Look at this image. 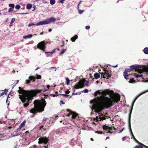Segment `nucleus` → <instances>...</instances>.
I'll return each mask as SVG.
<instances>
[{"mask_svg": "<svg viewBox=\"0 0 148 148\" xmlns=\"http://www.w3.org/2000/svg\"><path fill=\"white\" fill-rule=\"evenodd\" d=\"M19 90L18 91V92L20 94H22L19 95V97L22 102L25 103L23 104V106L25 108L27 107L29 103L32 102L34 97L36 96L38 93H40L42 91V90H26L23 89L21 87H19Z\"/></svg>", "mask_w": 148, "mask_h": 148, "instance_id": "f257e3e1", "label": "nucleus"}, {"mask_svg": "<svg viewBox=\"0 0 148 148\" xmlns=\"http://www.w3.org/2000/svg\"><path fill=\"white\" fill-rule=\"evenodd\" d=\"M101 90H98L94 93L95 98L90 101L91 104H92L91 106L92 112L91 116L95 113H97L102 111V92Z\"/></svg>", "mask_w": 148, "mask_h": 148, "instance_id": "f03ea898", "label": "nucleus"}, {"mask_svg": "<svg viewBox=\"0 0 148 148\" xmlns=\"http://www.w3.org/2000/svg\"><path fill=\"white\" fill-rule=\"evenodd\" d=\"M34 108L30 109V112L33 114L36 113L41 112L44 110L47 104L45 99L35 100L34 102Z\"/></svg>", "mask_w": 148, "mask_h": 148, "instance_id": "7ed1b4c3", "label": "nucleus"}, {"mask_svg": "<svg viewBox=\"0 0 148 148\" xmlns=\"http://www.w3.org/2000/svg\"><path fill=\"white\" fill-rule=\"evenodd\" d=\"M56 20V19L53 17H50L46 19L44 21L39 22L36 24H34L33 23H29L28 26L30 27L32 25H35L36 26H38L43 25H46L49 24L51 22H54Z\"/></svg>", "mask_w": 148, "mask_h": 148, "instance_id": "20e7f679", "label": "nucleus"}, {"mask_svg": "<svg viewBox=\"0 0 148 148\" xmlns=\"http://www.w3.org/2000/svg\"><path fill=\"white\" fill-rule=\"evenodd\" d=\"M47 44V42L43 41L39 42L37 45V47L38 49L45 52V49L46 47V45Z\"/></svg>", "mask_w": 148, "mask_h": 148, "instance_id": "39448f33", "label": "nucleus"}, {"mask_svg": "<svg viewBox=\"0 0 148 148\" xmlns=\"http://www.w3.org/2000/svg\"><path fill=\"white\" fill-rule=\"evenodd\" d=\"M86 82V80L84 79L80 80L78 82V84L75 85L74 87V89H78L84 87L85 86L84 83Z\"/></svg>", "mask_w": 148, "mask_h": 148, "instance_id": "423d86ee", "label": "nucleus"}, {"mask_svg": "<svg viewBox=\"0 0 148 148\" xmlns=\"http://www.w3.org/2000/svg\"><path fill=\"white\" fill-rule=\"evenodd\" d=\"M38 140V143L39 144L44 143L45 145H47L49 143V140L46 137L41 136L39 138Z\"/></svg>", "mask_w": 148, "mask_h": 148, "instance_id": "0eeeda50", "label": "nucleus"}, {"mask_svg": "<svg viewBox=\"0 0 148 148\" xmlns=\"http://www.w3.org/2000/svg\"><path fill=\"white\" fill-rule=\"evenodd\" d=\"M100 112L99 113H95L94 114H93L92 116L91 115V116H93V114H97V113H98V114H99V116L100 117H98V116H97L94 119V120L96 121L97 122H98L99 121H101L102 120V117H101V113H100ZM90 115H91L90 114Z\"/></svg>", "mask_w": 148, "mask_h": 148, "instance_id": "6e6552de", "label": "nucleus"}, {"mask_svg": "<svg viewBox=\"0 0 148 148\" xmlns=\"http://www.w3.org/2000/svg\"><path fill=\"white\" fill-rule=\"evenodd\" d=\"M26 122L25 121H23L21 125L19 126V127L17 129L16 131L18 132L19 130L21 129L22 127H23L25 125Z\"/></svg>", "mask_w": 148, "mask_h": 148, "instance_id": "1a4fd4ad", "label": "nucleus"}, {"mask_svg": "<svg viewBox=\"0 0 148 148\" xmlns=\"http://www.w3.org/2000/svg\"><path fill=\"white\" fill-rule=\"evenodd\" d=\"M71 114L72 115V118L73 119H75L76 117L78 116V114L73 112H71Z\"/></svg>", "mask_w": 148, "mask_h": 148, "instance_id": "9d476101", "label": "nucleus"}, {"mask_svg": "<svg viewBox=\"0 0 148 148\" xmlns=\"http://www.w3.org/2000/svg\"><path fill=\"white\" fill-rule=\"evenodd\" d=\"M78 36L77 35H75L74 36L71 38V40L73 42H74L75 41V40L77 39Z\"/></svg>", "mask_w": 148, "mask_h": 148, "instance_id": "9b49d317", "label": "nucleus"}, {"mask_svg": "<svg viewBox=\"0 0 148 148\" xmlns=\"http://www.w3.org/2000/svg\"><path fill=\"white\" fill-rule=\"evenodd\" d=\"M32 36V34H29L27 36H23V38L24 39L29 38H31Z\"/></svg>", "mask_w": 148, "mask_h": 148, "instance_id": "f8f14e48", "label": "nucleus"}, {"mask_svg": "<svg viewBox=\"0 0 148 148\" xmlns=\"http://www.w3.org/2000/svg\"><path fill=\"white\" fill-rule=\"evenodd\" d=\"M94 77L95 79H97L100 77V75L98 73H95L94 74Z\"/></svg>", "mask_w": 148, "mask_h": 148, "instance_id": "ddd939ff", "label": "nucleus"}, {"mask_svg": "<svg viewBox=\"0 0 148 148\" xmlns=\"http://www.w3.org/2000/svg\"><path fill=\"white\" fill-rule=\"evenodd\" d=\"M29 78L30 79V81L32 80L34 82L36 79L35 77L33 76H30L29 77Z\"/></svg>", "mask_w": 148, "mask_h": 148, "instance_id": "4468645a", "label": "nucleus"}, {"mask_svg": "<svg viewBox=\"0 0 148 148\" xmlns=\"http://www.w3.org/2000/svg\"><path fill=\"white\" fill-rule=\"evenodd\" d=\"M15 18H12L11 20V22L10 23V26L11 27L12 26V24L15 21Z\"/></svg>", "mask_w": 148, "mask_h": 148, "instance_id": "2eb2a0df", "label": "nucleus"}, {"mask_svg": "<svg viewBox=\"0 0 148 148\" xmlns=\"http://www.w3.org/2000/svg\"><path fill=\"white\" fill-rule=\"evenodd\" d=\"M32 7V5L30 3H28L27 4L26 8L27 9H30Z\"/></svg>", "mask_w": 148, "mask_h": 148, "instance_id": "dca6fc26", "label": "nucleus"}, {"mask_svg": "<svg viewBox=\"0 0 148 148\" xmlns=\"http://www.w3.org/2000/svg\"><path fill=\"white\" fill-rule=\"evenodd\" d=\"M9 6L10 8L13 9L14 7V5L13 4L10 3L9 4Z\"/></svg>", "mask_w": 148, "mask_h": 148, "instance_id": "f3484780", "label": "nucleus"}, {"mask_svg": "<svg viewBox=\"0 0 148 148\" xmlns=\"http://www.w3.org/2000/svg\"><path fill=\"white\" fill-rule=\"evenodd\" d=\"M67 110L68 112H69V114L67 115V116H68V117H69L70 115H72L71 114V112H72V111H71L69 109H67Z\"/></svg>", "mask_w": 148, "mask_h": 148, "instance_id": "a211bd4d", "label": "nucleus"}, {"mask_svg": "<svg viewBox=\"0 0 148 148\" xmlns=\"http://www.w3.org/2000/svg\"><path fill=\"white\" fill-rule=\"evenodd\" d=\"M55 3V0H50V3L51 5H53Z\"/></svg>", "mask_w": 148, "mask_h": 148, "instance_id": "6ab92c4d", "label": "nucleus"}, {"mask_svg": "<svg viewBox=\"0 0 148 148\" xmlns=\"http://www.w3.org/2000/svg\"><path fill=\"white\" fill-rule=\"evenodd\" d=\"M40 130H43L44 131H45L46 130V129L44 128V126H41L39 127Z\"/></svg>", "mask_w": 148, "mask_h": 148, "instance_id": "aec40b11", "label": "nucleus"}, {"mask_svg": "<svg viewBox=\"0 0 148 148\" xmlns=\"http://www.w3.org/2000/svg\"><path fill=\"white\" fill-rule=\"evenodd\" d=\"M60 95L62 96H64V97H66L67 98L69 96V95H66V94H60Z\"/></svg>", "mask_w": 148, "mask_h": 148, "instance_id": "412c9836", "label": "nucleus"}, {"mask_svg": "<svg viewBox=\"0 0 148 148\" xmlns=\"http://www.w3.org/2000/svg\"><path fill=\"white\" fill-rule=\"evenodd\" d=\"M56 49H54L51 52H45V53H51V54H52L53 53H54L55 52V51L56 50Z\"/></svg>", "mask_w": 148, "mask_h": 148, "instance_id": "4be33fe9", "label": "nucleus"}, {"mask_svg": "<svg viewBox=\"0 0 148 148\" xmlns=\"http://www.w3.org/2000/svg\"><path fill=\"white\" fill-rule=\"evenodd\" d=\"M66 83L67 85H69L70 84V80L68 78H66Z\"/></svg>", "mask_w": 148, "mask_h": 148, "instance_id": "5701e85b", "label": "nucleus"}, {"mask_svg": "<svg viewBox=\"0 0 148 148\" xmlns=\"http://www.w3.org/2000/svg\"><path fill=\"white\" fill-rule=\"evenodd\" d=\"M15 8L16 9L18 10L21 8V6L19 5H16Z\"/></svg>", "mask_w": 148, "mask_h": 148, "instance_id": "b1692460", "label": "nucleus"}, {"mask_svg": "<svg viewBox=\"0 0 148 148\" xmlns=\"http://www.w3.org/2000/svg\"><path fill=\"white\" fill-rule=\"evenodd\" d=\"M66 49H63L62 51L60 53V54H62L64 53L66 51Z\"/></svg>", "mask_w": 148, "mask_h": 148, "instance_id": "393cba45", "label": "nucleus"}, {"mask_svg": "<svg viewBox=\"0 0 148 148\" xmlns=\"http://www.w3.org/2000/svg\"><path fill=\"white\" fill-rule=\"evenodd\" d=\"M4 94H7V93H5V92H2V93H0V97H1V96L3 95Z\"/></svg>", "mask_w": 148, "mask_h": 148, "instance_id": "a878e982", "label": "nucleus"}, {"mask_svg": "<svg viewBox=\"0 0 148 148\" xmlns=\"http://www.w3.org/2000/svg\"><path fill=\"white\" fill-rule=\"evenodd\" d=\"M88 92V90L87 89H85L84 90L82 91V92H84L85 93Z\"/></svg>", "mask_w": 148, "mask_h": 148, "instance_id": "bb28decb", "label": "nucleus"}, {"mask_svg": "<svg viewBox=\"0 0 148 148\" xmlns=\"http://www.w3.org/2000/svg\"><path fill=\"white\" fill-rule=\"evenodd\" d=\"M13 9L11 8H10L8 10V12H12L13 11Z\"/></svg>", "mask_w": 148, "mask_h": 148, "instance_id": "cd10ccee", "label": "nucleus"}, {"mask_svg": "<svg viewBox=\"0 0 148 148\" xmlns=\"http://www.w3.org/2000/svg\"><path fill=\"white\" fill-rule=\"evenodd\" d=\"M41 78V76L40 75H37V77L36 78L37 79H40Z\"/></svg>", "mask_w": 148, "mask_h": 148, "instance_id": "c85d7f7f", "label": "nucleus"}, {"mask_svg": "<svg viewBox=\"0 0 148 148\" xmlns=\"http://www.w3.org/2000/svg\"><path fill=\"white\" fill-rule=\"evenodd\" d=\"M30 82H31V81H30V79H29V78L28 79H27L26 80V82L27 84L29 83H30Z\"/></svg>", "mask_w": 148, "mask_h": 148, "instance_id": "c756f323", "label": "nucleus"}, {"mask_svg": "<svg viewBox=\"0 0 148 148\" xmlns=\"http://www.w3.org/2000/svg\"><path fill=\"white\" fill-rule=\"evenodd\" d=\"M48 119L47 118H46V117H44L43 118L42 121H47Z\"/></svg>", "mask_w": 148, "mask_h": 148, "instance_id": "7c9ffc66", "label": "nucleus"}, {"mask_svg": "<svg viewBox=\"0 0 148 148\" xmlns=\"http://www.w3.org/2000/svg\"><path fill=\"white\" fill-rule=\"evenodd\" d=\"M55 95L53 94H50V96H53V97H56L57 96H58V95Z\"/></svg>", "mask_w": 148, "mask_h": 148, "instance_id": "2f4dec72", "label": "nucleus"}, {"mask_svg": "<svg viewBox=\"0 0 148 148\" xmlns=\"http://www.w3.org/2000/svg\"><path fill=\"white\" fill-rule=\"evenodd\" d=\"M95 132L98 133V134H102V132L101 131L99 132V131H97Z\"/></svg>", "mask_w": 148, "mask_h": 148, "instance_id": "473e14b6", "label": "nucleus"}, {"mask_svg": "<svg viewBox=\"0 0 148 148\" xmlns=\"http://www.w3.org/2000/svg\"><path fill=\"white\" fill-rule=\"evenodd\" d=\"M85 28L86 29H88L90 28V26H86Z\"/></svg>", "mask_w": 148, "mask_h": 148, "instance_id": "72a5a7b5", "label": "nucleus"}, {"mask_svg": "<svg viewBox=\"0 0 148 148\" xmlns=\"http://www.w3.org/2000/svg\"><path fill=\"white\" fill-rule=\"evenodd\" d=\"M70 91L69 90H67L65 92V93L66 94H69V93H70Z\"/></svg>", "mask_w": 148, "mask_h": 148, "instance_id": "f704fd0d", "label": "nucleus"}, {"mask_svg": "<svg viewBox=\"0 0 148 148\" xmlns=\"http://www.w3.org/2000/svg\"><path fill=\"white\" fill-rule=\"evenodd\" d=\"M89 81H87V82H86L85 83V85H86V86H88V83H89Z\"/></svg>", "mask_w": 148, "mask_h": 148, "instance_id": "c9c22d12", "label": "nucleus"}, {"mask_svg": "<svg viewBox=\"0 0 148 148\" xmlns=\"http://www.w3.org/2000/svg\"><path fill=\"white\" fill-rule=\"evenodd\" d=\"M60 102L61 103H62L63 104H65V103L63 102L62 100H61L60 101Z\"/></svg>", "mask_w": 148, "mask_h": 148, "instance_id": "e433bc0d", "label": "nucleus"}, {"mask_svg": "<svg viewBox=\"0 0 148 148\" xmlns=\"http://www.w3.org/2000/svg\"><path fill=\"white\" fill-rule=\"evenodd\" d=\"M64 0H60V2L61 3H64Z\"/></svg>", "mask_w": 148, "mask_h": 148, "instance_id": "4c0bfd02", "label": "nucleus"}, {"mask_svg": "<svg viewBox=\"0 0 148 148\" xmlns=\"http://www.w3.org/2000/svg\"><path fill=\"white\" fill-rule=\"evenodd\" d=\"M47 145L46 146H44V147L45 148H48V143L47 144Z\"/></svg>", "mask_w": 148, "mask_h": 148, "instance_id": "58836bf2", "label": "nucleus"}, {"mask_svg": "<svg viewBox=\"0 0 148 148\" xmlns=\"http://www.w3.org/2000/svg\"><path fill=\"white\" fill-rule=\"evenodd\" d=\"M84 10L81 11V10H79V13L80 14H82Z\"/></svg>", "mask_w": 148, "mask_h": 148, "instance_id": "ea45409f", "label": "nucleus"}, {"mask_svg": "<svg viewBox=\"0 0 148 148\" xmlns=\"http://www.w3.org/2000/svg\"><path fill=\"white\" fill-rule=\"evenodd\" d=\"M21 133H21V132H19L17 134H16V136L19 135L21 134Z\"/></svg>", "mask_w": 148, "mask_h": 148, "instance_id": "a19ab883", "label": "nucleus"}, {"mask_svg": "<svg viewBox=\"0 0 148 148\" xmlns=\"http://www.w3.org/2000/svg\"><path fill=\"white\" fill-rule=\"evenodd\" d=\"M8 91V89H5L4 91H3V92H5V93H6V92H7Z\"/></svg>", "mask_w": 148, "mask_h": 148, "instance_id": "79ce46f5", "label": "nucleus"}, {"mask_svg": "<svg viewBox=\"0 0 148 148\" xmlns=\"http://www.w3.org/2000/svg\"><path fill=\"white\" fill-rule=\"evenodd\" d=\"M76 93L77 95H80L81 94V92H76Z\"/></svg>", "mask_w": 148, "mask_h": 148, "instance_id": "37998d69", "label": "nucleus"}, {"mask_svg": "<svg viewBox=\"0 0 148 148\" xmlns=\"http://www.w3.org/2000/svg\"><path fill=\"white\" fill-rule=\"evenodd\" d=\"M27 14V13H20V14Z\"/></svg>", "mask_w": 148, "mask_h": 148, "instance_id": "c03bdc74", "label": "nucleus"}, {"mask_svg": "<svg viewBox=\"0 0 148 148\" xmlns=\"http://www.w3.org/2000/svg\"><path fill=\"white\" fill-rule=\"evenodd\" d=\"M77 95V94L76 93H75L74 92H73L72 93V95Z\"/></svg>", "mask_w": 148, "mask_h": 148, "instance_id": "a18cd8bd", "label": "nucleus"}, {"mask_svg": "<svg viewBox=\"0 0 148 148\" xmlns=\"http://www.w3.org/2000/svg\"><path fill=\"white\" fill-rule=\"evenodd\" d=\"M48 96V95H45V97H44L45 99H47V97Z\"/></svg>", "mask_w": 148, "mask_h": 148, "instance_id": "49530a36", "label": "nucleus"}, {"mask_svg": "<svg viewBox=\"0 0 148 148\" xmlns=\"http://www.w3.org/2000/svg\"><path fill=\"white\" fill-rule=\"evenodd\" d=\"M81 2H82V1H79V3H78V8L79 7V5L81 3Z\"/></svg>", "mask_w": 148, "mask_h": 148, "instance_id": "de8ad7c7", "label": "nucleus"}, {"mask_svg": "<svg viewBox=\"0 0 148 148\" xmlns=\"http://www.w3.org/2000/svg\"><path fill=\"white\" fill-rule=\"evenodd\" d=\"M51 31H52V29H50L48 30V31L49 32H51Z\"/></svg>", "mask_w": 148, "mask_h": 148, "instance_id": "09e8293b", "label": "nucleus"}, {"mask_svg": "<svg viewBox=\"0 0 148 148\" xmlns=\"http://www.w3.org/2000/svg\"><path fill=\"white\" fill-rule=\"evenodd\" d=\"M62 43L63 44V45H64V41L63 40L62 41Z\"/></svg>", "mask_w": 148, "mask_h": 148, "instance_id": "8fccbe9b", "label": "nucleus"}, {"mask_svg": "<svg viewBox=\"0 0 148 148\" xmlns=\"http://www.w3.org/2000/svg\"><path fill=\"white\" fill-rule=\"evenodd\" d=\"M47 87L48 88H49L50 87V86L49 85H47Z\"/></svg>", "mask_w": 148, "mask_h": 148, "instance_id": "3c124183", "label": "nucleus"}, {"mask_svg": "<svg viewBox=\"0 0 148 148\" xmlns=\"http://www.w3.org/2000/svg\"><path fill=\"white\" fill-rule=\"evenodd\" d=\"M90 140H91V141H93V140H94L92 138H90Z\"/></svg>", "mask_w": 148, "mask_h": 148, "instance_id": "603ef678", "label": "nucleus"}, {"mask_svg": "<svg viewBox=\"0 0 148 148\" xmlns=\"http://www.w3.org/2000/svg\"><path fill=\"white\" fill-rule=\"evenodd\" d=\"M56 49H57L58 50V51H60V49H59V48L58 47L57 48H56Z\"/></svg>", "mask_w": 148, "mask_h": 148, "instance_id": "864d4df0", "label": "nucleus"}, {"mask_svg": "<svg viewBox=\"0 0 148 148\" xmlns=\"http://www.w3.org/2000/svg\"><path fill=\"white\" fill-rule=\"evenodd\" d=\"M29 133L28 131H26V132H25V133H26L27 134V133Z\"/></svg>", "mask_w": 148, "mask_h": 148, "instance_id": "5fc2aeb1", "label": "nucleus"}, {"mask_svg": "<svg viewBox=\"0 0 148 148\" xmlns=\"http://www.w3.org/2000/svg\"><path fill=\"white\" fill-rule=\"evenodd\" d=\"M55 93H56V95H57V94H58V92H56Z\"/></svg>", "mask_w": 148, "mask_h": 148, "instance_id": "6e6d98bb", "label": "nucleus"}, {"mask_svg": "<svg viewBox=\"0 0 148 148\" xmlns=\"http://www.w3.org/2000/svg\"><path fill=\"white\" fill-rule=\"evenodd\" d=\"M12 127H8V128L9 129H11L12 128Z\"/></svg>", "mask_w": 148, "mask_h": 148, "instance_id": "4d7b16f0", "label": "nucleus"}, {"mask_svg": "<svg viewBox=\"0 0 148 148\" xmlns=\"http://www.w3.org/2000/svg\"><path fill=\"white\" fill-rule=\"evenodd\" d=\"M64 45H62L61 46V47H63Z\"/></svg>", "mask_w": 148, "mask_h": 148, "instance_id": "13d9d810", "label": "nucleus"}, {"mask_svg": "<svg viewBox=\"0 0 148 148\" xmlns=\"http://www.w3.org/2000/svg\"><path fill=\"white\" fill-rule=\"evenodd\" d=\"M43 34V32H42L40 33V35H42Z\"/></svg>", "mask_w": 148, "mask_h": 148, "instance_id": "bf43d9fd", "label": "nucleus"}, {"mask_svg": "<svg viewBox=\"0 0 148 148\" xmlns=\"http://www.w3.org/2000/svg\"><path fill=\"white\" fill-rule=\"evenodd\" d=\"M39 68H37V69H35V71H36L37 70H38Z\"/></svg>", "mask_w": 148, "mask_h": 148, "instance_id": "052dcab7", "label": "nucleus"}, {"mask_svg": "<svg viewBox=\"0 0 148 148\" xmlns=\"http://www.w3.org/2000/svg\"><path fill=\"white\" fill-rule=\"evenodd\" d=\"M75 91V90L74 89V92Z\"/></svg>", "mask_w": 148, "mask_h": 148, "instance_id": "680f3d73", "label": "nucleus"}, {"mask_svg": "<svg viewBox=\"0 0 148 148\" xmlns=\"http://www.w3.org/2000/svg\"><path fill=\"white\" fill-rule=\"evenodd\" d=\"M66 42H67V41H68V40H66Z\"/></svg>", "mask_w": 148, "mask_h": 148, "instance_id": "e2e57ef3", "label": "nucleus"}, {"mask_svg": "<svg viewBox=\"0 0 148 148\" xmlns=\"http://www.w3.org/2000/svg\"><path fill=\"white\" fill-rule=\"evenodd\" d=\"M97 83H98L99 82H98V81H97Z\"/></svg>", "mask_w": 148, "mask_h": 148, "instance_id": "0e129e2a", "label": "nucleus"}, {"mask_svg": "<svg viewBox=\"0 0 148 148\" xmlns=\"http://www.w3.org/2000/svg\"><path fill=\"white\" fill-rule=\"evenodd\" d=\"M101 74V76H102V73H100Z\"/></svg>", "mask_w": 148, "mask_h": 148, "instance_id": "69168bd1", "label": "nucleus"}, {"mask_svg": "<svg viewBox=\"0 0 148 148\" xmlns=\"http://www.w3.org/2000/svg\"><path fill=\"white\" fill-rule=\"evenodd\" d=\"M60 122H62V121H60Z\"/></svg>", "mask_w": 148, "mask_h": 148, "instance_id": "338daca9", "label": "nucleus"}, {"mask_svg": "<svg viewBox=\"0 0 148 148\" xmlns=\"http://www.w3.org/2000/svg\"><path fill=\"white\" fill-rule=\"evenodd\" d=\"M1 14V12H0V15Z\"/></svg>", "mask_w": 148, "mask_h": 148, "instance_id": "774afa93", "label": "nucleus"}]
</instances>
